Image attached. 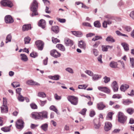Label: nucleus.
Returning <instances> with one entry per match:
<instances>
[{
    "instance_id": "obj_1",
    "label": "nucleus",
    "mask_w": 134,
    "mask_h": 134,
    "mask_svg": "<svg viewBox=\"0 0 134 134\" xmlns=\"http://www.w3.org/2000/svg\"><path fill=\"white\" fill-rule=\"evenodd\" d=\"M32 118L36 120H42L44 118L47 119L48 118V113L46 111L41 112L37 113L35 112L32 113Z\"/></svg>"
},
{
    "instance_id": "obj_2",
    "label": "nucleus",
    "mask_w": 134,
    "mask_h": 134,
    "mask_svg": "<svg viewBox=\"0 0 134 134\" xmlns=\"http://www.w3.org/2000/svg\"><path fill=\"white\" fill-rule=\"evenodd\" d=\"M38 8V3L36 0H34L30 7L31 10L32 12L31 15L32 16L38 15L37 12Z\"/></svg>"
},
{
    "instance_id": "obj_3",
    "label": "nucleus",
    "mask_w": 134,
    "mask_h": 134,
    "mask_svg": "<svg viewBox=\"0 0 134 134\" xmlns=\"http://www.w3.org/2000/svg\"><path fill=\"white\" fill-rule=\"evenodd\" d=\"M105 17L107 19V20L103 21V26L104 28H106L107 27V24L110 25L112 23V20L114 19V18L113 16L108 15L105 16Z\"/></svg>"
},
{
    "instance_id": "obj_4",
    "label": "nucleus",
    "mask_w": 134,
    "mask_h": 134,
    "mask_svg": "<svg viewBox=\"0 0 134 134\" xmlns=\"http://www.w3.org/2000/svg\"><path fill=\"white\" fill-rule=\"evenodd\" d=\"M68 100L71 102V104L74 105H76L78 102V98L74 96H70L68 97Z\"/></svg>"
},
{
    "instance_id": "obj_5",
    "label": "nucleus",
    "mask_w": 134,
    "mask_h": 134,
    "mask_svg": "<svg viewBox=\"0 0 134 134\" xmlns=\"http://www.w3.org/2000/svg\"><path fill=\"white\" fill-rule=\"evenodd\" d=\"M126 117L121 112H119L118 114V120L121 123H123L126 121Z\"/></svg>"
},
{
    "instance_id": "obj_6",
    "label": "nucleus",
    "mask_w": 134,
    "mask_h": 134,
    "mask_svg": "<svg viewBox=\"0 0 134 134\" xmlns=\"http://www.w3.org/2000/svg\"><path fill=\"white\" fill-rule=\"evenodd\" d=\"M1 5L3 6H8L11 7L13 5L11 2L8 0H3L1 2Z\"/></svg>"
},
{
    "instance_id": "obj_7",
    "label": "nucleus",
    "mask_w": 134,
    "mask_h": 134,
    "mask_svg": "<svg viewBox=\"0 0 134 134\" xmlns=\"http://www.w3.org/2000/svg\"><path fill=\"white\" fill-rule=\"evenodd\" d=\"M24 122L21 119H19L17 120L16 123V127L18 129H21L24 127Z\"/></svg>"
},
{
    "instance_id": "obj_8",
    "label": "nucleus",
    "mask_w": 134,
    "mask_h": 134,
    "mask_svg": "<svg viewBox=\"0 0 134 134\" xmlns=\"http://www.w3.org/2000/svg\"><path fill=\"white\" fill-rule=\"evenodd\" d=\"M35 43L38 50L41 51L43 49L44 43L41 40H38L36 41Z\"/></svg>"
},
{
    "instance_id": "obj_9",
    "label": "nucleus",
    "mask_w": 134,
    "mask_h": 134,
    "mask_svg": "<svg viewBox=\"0 0 134 134\" xmlns=\"http://www.w3.org/2000/svg\"><path fill=\"white\" fill-rule=\"evenodd\" d=\"M112 127V125L111 123L109 122H106L105 123V125L104 129V130L108 132L110 130Z\"/></svg>"
},
{
    "instance_id": "obj_10",
    "label": "nucleus",
    "mask_w": 134,
    "mask_h": 134,
    "mask_svg": "<svg viewBox=\"0 0 134 134\" xmlns=\"http://www.w3.org/2000/svg\"><path fill=\"white\" fill-rule=\"evenodd\" d=\"M5 20L6 23H11L14 22L13 19L10 15L6 16L5 17Z\"/></svg>"
},
{
    "instance_id": "obj_11",
    "label": "nucleus",
    "mask_w": 134,
    "mask_h": 134,
    "mask_svg": "<svg viewBox=\"0 0 134 134\" xmlns=\"http://www.w3.org/2000/svg\"><path fill=\"white\" fill-rule=\"evenodd\" d=\"M51 54L52 56L55 58L59 57L60 56V54L55 49L51 51Z\"/></svg>"
},
{
    "instance_id": "obj_12",
    "label": "nucleus",
    "mask_w": 134,
    "mask_h": 134,
    "mask_svg": "<svg viewBox=\"0 0 134 134\" xmlns=\"http://www.w3.org/2000/svg\"><path fill=\"white\" fill-rule=\"evenodd\" d=\"M98 88L99 90L108 94L110 92L109 89L106 87H99Z\"/></svg>"
},
{
    "instance_id": "obj_13",
    "label": "nucleus",
    "mask_w": 134,
    "mask_h": 134,
    "mask_svg": "<svg viewBox=\"0 0 134 134\" xmlns=\"http://www.w3.org/2000/svg\"><path fill=\"white\" fill-rule=\"evenodd\" d=\"M94 127L96 129H98L100 126V124L98 120L95 119L94 120Z\"/></svg>"
},
{
    "instance_id": "obj_14",
    "label": "nucleus",
    "mask_w": 134,
    "mask_h": 134,
    "mask_svg": "<svg viewBox=\"0 0 134 134\" xmlns=\"http://www.w3.org/2000/svg\"><path fill=\"white\" fill-rule=\"evenodd\" d=\"M78 46L81 48L85 50L86 48V45L85 42L82 40L79 41Z\"/></svg>"
},
{
    "instance_id": "obj_15",
    "label": "nucleus",
    "mask_w": 134,
    "mask_h": 134,
    "mask_svg": "<svg viewBox=\"0 0 134 134\" xmlns=\"http://www.w3.org/2000/svg\"><path fill=\"white\" fill-rule=\"evenodd\" d=\"M27 84L33 85H37L40 86V84L39 83L36 82L34 81L33 80H30L27 81L26 82Z\"/></svg>"
},
{
    "instance_id": "obj_16",
    "label": "nucleus",
    "mask_w": 134,
    "mask_h": 134,
    "mask_svg": "<svg viewBox=\"0 0 134 134\" xmlns=\"http://www.w3.org/2000/svg\"><path fill=\"white\" fill-rule=\"evenodd\" d=\"M46 23L45 21L43 19H41L38 22V25L42 28L44 29L45 27Z\"/></svg>"
},
{
    "instance_id": "obj_17",
    "label": "nucleus",
    "mask_w": 134,
    "mask_h": 134,
    "mask_svg": "<svg viewBox=\"0 0 134 134\" xmlns=\"http://www.w3.org/2000/svg\"><path fill=\"white\" fill-rule=\"evenodd\" d=\"M97 108L99 110H102L105 107V105L102 102H100L97 104Z\"/></svg>"
},
{
    "instance_id": "obj_18",
    "label": "nucleus",
    "mask_w": 134,
    "mask_h": 134,
    "mask_svg": "<svg viewBox=\"0 0 134 134\" xmlns=\"http://www.w3.org/2000/svg\"><path fill=\"white\" fill-rule=\"evenodd\" d=\"M31 29V25L29 24H25L22 27V30L23 31H25L30 29Z\"/></svg>"
},
{
    "instance_id": "obj_19",
    "label": "nucleus",
    "mask_w": 134,
    "mask_h": 134,
    "mask_svg": "<svg viewBox=\"0 0 134 134\" xmlns=\"http://www.w3.org/2000/svg\"><path fill=\"white\" fill-rule=\"evenodd\" d=\"M118 88L117 83L116 81H114L113 83V88L114 91L116 92L118 91Z\"/></svg>"
},
{
    "instance_id": "obj_20",
    "label": "nucleus",
    "mask_w": 134,
    "mask_h": 134,
    "mask_svg": "<svg viewBox=\"0 0 134 134\" xmlns=\"http://www.w3.org/2000/svg\"><path fill=\"white\" fill-rule=\"evenodd\" d=\"M65 43L66 46H71L73 44V41L69 39L65 40Z\"/></svg>"
},
{
    "instance_id": "obj_21",
    "label": "nucleus",
    "mask_w": 134,
    "mask_h": 134,
    "mask_svg": "<svg viewBox=\"0 0 134 134\" xmlns=\"http://www.w3.org/2000/svg\"><path fill=\"white\" fill-rule=\"evenodd\" d=\"M129 87V85L127 84H124L122 85L120 88V89L122 91H125Z\"/></svg>"
},
{
    "instance_id": "obj_22",
    "label": "nucleus",
    "mask_w": 134,
    "mask_h": 134,
    "mask_svg": "<svg viewBox=\"0 0 134 134\" xmlns=\"http://www.w3.org/2000/svg\"><path fill=\"white\" fill-rule=\"evenodd\" d=\"M106 41L107 42H115V40L113 37L111 36H108L106 39Z\"/></svg>"
},
{
    "instance_id": "obj_23",
    "label": "nucleus",
    "mask_w": 134,
    "mask_h": 134,
    "mask_svg": "<svg viewBox=\"0 0 134 134\" xmlns=\"http://www.w3.org/2000/svg\"><path fill=\"white\" fill-rule=\"evenodd\" d=\"M56 47L62 51H65V49L64 46L61 44H57Z\"/></svg>"
},
{
    "instance_id": "obj_24",
    "label": "nucleus",
    "mask_w": 134,
    "mask_h": 134,
    "mask_svg": "<svg viewBox=\"0 0 134 134\" xmlns=\"http://www.w3.org/2000/svg\"><path fill=\"white\" fill-rule=\"evenodd\" d=\"M72 34L78 37H81L82 35V32L80 31H71Z\"/></svg>"
},
{
    "instance_id": "obj_25",
    "label": "nucleus",
    "mask_w": 134,
    "mask_h": 134,
    "mask_svg": "<svg viewBox=\"0 0 134 134\" xmlns=\"http://www.w3.org/2000/svg\"><path fill=\"white\" fill-rule=\"evenodd\" d=\"M1 108L2 113H7L8 111V108L7 105H3Z\"/></svg>"
},
{
    "instance_id": "obj_26",
    "label": "nucleus",
    "mask_w": 134,
    "mask_h": 134,
    "mask_svg": "<svg viewBox=\"0 0 134 134\" xmlns=\"http://www.w3.org/2000/svg\"><path fill=\"white\" fill-rule=\"evenodd\" d=\"M51 30L55 33H58L59 31V27L57 26H52L51 28Z\"/></svg>"
},
{
    "instance_id": "obj_27",
    "label": "nucleus",
    "mask_w": 134,
    "mask_h": 134,
    "mask_svg": "<svg viewBox=\"0 0 134 134\" xmlns=\"http://www.w3.org/2000/svg\"><path fill=\"white\" fill-rule=\"evenodd\" d=\"M21 59L24 62H26L28 60L27 56L24 54H21L20 55Z\"/></svg>"
},
{
    "instance_id": "obj_28",
    "label": "nucleus",
    "mask_w": 134,
    "mask_h": 134,
    "mask_svg": "<svg viewBox=\"0 0 134 134\" xmlns=\"http://www.w3.org/2000/svg\"><path fill=\"white\" fill-rule=\"evenodd\" d=\"M125 51H127L129 50L128 45L126 43H122L121 44Z\"/></svg>"
},
{
    "instance_id": "obj_29",
    "label": "nucleus",
    "mask_w": 134,
    "mask_h": 134,
    "mask_svg": "<svg viewBox=\"0 0 134 134\" xmlns=\"http://www.w3.org/2000/svg\"><path fill=\"white\" fill-rule=\"evenodd\" d=\"M49 108L51 110L55 112L57 114H59V113L58 112V110L54 106L52 105Z\"/></svg>"
},
{
    "instance_id": "obj_30",
    "label": "nucleus",
    "mask_w": 134,
    "mask_h": 134,
    "mask_svg": "<svg viewBox=\"0 0 134 134\" xmlns=\"http://www.w3.org/2000/svg\"><path fill=\"white\" fill-rule=\"evenodd\" d=\"M118 64L116 62H111L110 64L111 67L113 68H116L117 67Z\"/></svg>"
},
{
    "instance_id": "obj_31",
    "label": "nucleus",
    "mask_w": 134,
    "mask_h": 134,
    "mask_svg": "<svg viewBox=\"0 0 134 134\" xmlns=\"http://www.w3.org/2000/svg\"><path fill=\"white\" fill-rule=\"evenodd\" d=\"M48 125L46 123L42 125L41 126V128L44 131H46L47 130Z\"/></svg>"
},
{
    "instance_id": "obj_32",
    "label": "nucleus",
    "mask_w": 134,
    "mask_h": 134,
    "mask_svg": "<svg viewBox=\"0 0 134 134\" xmlns=\"http://www.w3.org/2000/svg\"><path fill=\"white\" fill-rule=\"evenodd\" d=\"M132 103V101L130 100L129 99L123 100V103L125 105H128Z\"/></svg>"
},
{
    "instance_id": "obj_33",
    "label": "nucleus",
    "mask_w": 134,
    "mask_h": 134,
    "mask_svg": "<svg viewBox=\"0 0 134 134\" xmlns=\"http://www.w3.org/2000/svg\"><path fill=\"white\" fill-rule=\"evenodd\" d=\"M94 25L95 27H96L99 28L101 27V24L99 21H97L94 23Z\"/></svg>"
},
{
    "instance_id": "obj_34",
    "label": "nucleus",
    "mask_w": 134,
    "mask_h": 134,
    "mask_svg": "<svg viewBox=\"0 0 134 134\" xmlns=\"http://www.w3.org/2000/svg\"><path fill=\"white\" fill-rule=\"evenodd\" d=\"M37 96L42 98H44L46 97V94L43 92H40L37 94Z\"/></svg>"
},
{
    "instance_id": "obj_35",
    "label": "nucleus",
    "mask_w": 134,
    "mask_h": 134,
    "mask_svg": "<svg viewBox=\"0 0 134 134\" xmlns=\"http://www.w3.org/2000/svg\"><path fill=\"white\" fill-rule=\"evenodd\" d=\"M12 39V36L10 34H9L7 36L6 39L5 43H7L9 42H10Z\"/></svg>"
},
{
    "instance_id": "obj_36",
    "label": "nucleus",
    "mask_w": 134,
    "mask_h": 134,
    "mask_svg": "<svg viewBox=\"0 0 134 134\" xmlns=\"http://www.w3.org/2000/svg\"><path fill=\"white\" fill-rule=\"evenodd\" d=\"M101 77L100 75L94 74L93 75L92 78L94 80H98Z\"/></svg>"
},
{
    "instance_id": "obj_37",
    "label": "nucleus",
    "mask_w": 134,
    "mask_h": 134,
    "mask_svg": "<svg viewBox=\"0 0 134 134\" xmlns=\"http://www.w3.org/2000/svg\"><path fill=\"white\" fill-rule=\"evenodd\" d=\"M115 33L118 36H122L128 37V36H127V35L121 33L119 31L117 30L116 31Z\"/></svg>"
},
{
    "instance_id": "obj_38",
    "label": "nucleus",
    "mask_w": 134,
    "mask_h": 134,
    "mask_svg": "<svg viewBox=\"0 0 134 134\" xmlns=\"http://www.w3.org/2000/svg\"><path fill=\"white\" fill-rule=\"evenodd\" d=\"M134 109L132 108H129L127 110V112L130 114H132L134 112Z\"/></svg>"
},
{
    "instance_id": "obj_39",
    "label": "nucleus",
    "mask_w": 134,
    "mask_h": 134,
    "mask_svg": "<svg viewBox=\"0 0 134 134\" xmlns=\"http://www.w3.org/2000/svg\"><path fill=\"white\" fill-rule=\"evenodd\" d=\"M12 86L13 87L15 88L20 86L19 83L18 82H14L12 83Z\"/></svg>"
},
{
    "instance_id": "obj_40",
    "label": "nucleus",
    "mask_w": 134,
    "mask_h": 134,
    "mask_svg": "<svg viewBox=\"0 0 134 134\" xmlns=\"http://www.w3.org/2000/svg\"><path fill=\"white\" fill-rule=\"evenodd\" d=\"M1 130L4 132H7L10 131V128L9 127H5L2 128Z\"/></svg>"
},
{
    "instance_id": "obj_41",
    "label": "nucleus",
    "mask_w": 134,
    "mask_h": 134,
    "mask_svg": "<svg viewBox=\"0 0 134 134\" xmlns=\"http://www.w3.org/2000/svg\"><path fill=\"white\" fill-rule=\"evenodd\" d=\"M30 40V38L28 37H25L24 39L25 44H27L29 43Z\"/></svg>"
},
{
    "instance_id": "obj_42",
    "label": "nucleus",
    "mask_w": 134,
    "mask_h": 134,
    "mask_svg": "<svg viewBox=\"0 0 134 134\" xmlns=\"http://www.w3.org/2000/svg\"><path fill=\"white\" fill-rule=\"evenodd\" d=\"M92 52L93 54L95 56H97L99 52L96 49H92Z\"/></svg>"
},
{
    "instance_id": "obj_43",
    "label": "nucleus",
    "mask_w": 134,
    "mask_h": 134,
    "mask_svg": "<svg viewBox=\"0 0 134 134\" xmlns=\"http://www.w3.org/2000/svg\"><path fill=\"white\" fill-rule=\"evenodd\" d=\"M65 70L66 71L71 74H73L74 73L73 69L70 68H67L65 69Z\"/></svg>"
},
{
    "instance_id": "obj_44",
    "label": "nucleus",
    "mask_w": 134,
    "mask_h": 134,
    "mask_svg": "<svg viewBox=\"0 0 134 134\" xmlns=\"http://www.w3.org/2000/svg\"><path fill=\"white\" fill-rule=\"evenodd\" d=\"M88 86L87 85H80L79 86L78 88L79 89H85Z\"/></svg>"
},
{
    "instance_id": "obj_45",
    "label": "nucleus",
    "mask_w": 134,
    "mask_h": 134,
    "mask_svg": "<svg viewBox=\"0 0 134 134\" xmlns=\"http://www.w3.org/2000/svg\"><path fill=\"white\" fill-rule=\"evenodd\" d=\"M59 76L58 75H56L52 76L51 79L55 80H58L59 79Z\"/></svg>"
},
{
    "instance_id": "obj_46",
    "label": "nucleus",
    "mask_w": 134,
    "mask_h": 134,
    "mask_svg": "<svg viewBox=\"0 0 134 134\" xmlns=\"http://www.w3.org/2000/svg\"><path fill=\"white\" fill-rule=\"evenodd\" d=\"M85 72L89 75L92 76L93 75V72L90 70H87L85 71Z\"/></svg>"
},
{
    "instance_id": "obj_47",
    "label": "nucleus",
    "mask_w": 134,
    "mask_h": 134,
    "mask_svg": "<svg viewBox=\"0 0 134 134\" xmlns=\"http://www.w3.org/2000/svg\"><path fill=\"white\" fill-rule=\"evenodd\" d=\"M82 25L84 26H88L90 27H91L92 26L91 24L88 22H83L82 23Z\"/></svg>"
},
{
    "instance_id": "obj_48",
    "label": "nucleus",
    "mask_w": 134,
    "mask_h": 134,
    "mask_svg": "<svg viewBox=\"0 0 134 134\" xmlns=\"http://www.w3.org/2000/svg\"><path fill=\"white\" fill-rule=\"evenodd\" d=\"M18 98L19 101L20 102H23L24 100V97L21 94L19 96Z\"/></svg>"
},
{
    "instance_id": "obj_49",
    "label": "nucleus",
    "mask_w": 134,
    "mask_h": 134,
    "mask_svg": "<svg viewBox=\"0 0 134 134\" xmlns=\"http://www.w3.org/2000/svg\"><path fill=\"white\" fill-rule=\"evenodd\" d=\"M52 41L53 43H56L57 42H59L60 40L57 38H55L54 37L52 38Z\"/></svg>"
},
{
    "instance_id": "obj_50",
    "label": "nucleus",
    "mask_w": 134,
    "mask_h": 134,
    "mask_svg": "<svg viewBox=\"0 0 134 134\" xmlns=\"http://www.w3.org/2000/svg\"><path fill=\"white\" fill-rule=\"evenodd\" d=\"M113 113L112 112H109L107 116V118H109L111 120H112V116L113 114Z\"/></svg>"
},
{
    "instance_id": "obj_51",
    "label": "nucleus",
    "mask_w": 134,
    "mask_h": 134,
    "mask_svg": "<svg viewBox=\"0 0 134 134\" xmlns=\"http://www.w3.org/2000/svg\"><path fill=\"white\" fill-rule=\"evenodd\" d=\"M104 82L105 83H107L110 81V78L109 77H108L105 76L104 78Z\"/></svg>"
},
{
    "instance_id": "obj_52",
    "label": "nucleus",
    "mask_w": 134,
    "mask_h": 134,
    "mask_svg": "<svg viewBox=\"0 0 134 134\" xmlns=\"http://www.w3.org/2000/svg\"><path fill=\"white\" fill-rule=\"evenodd\" d=\"M30 55L31 57L35 58L37 56V55L36 53L32 52L30 54Z\"/></svg>"
},
{
    "instance_id": "obj_53",
    "label": "nucleus",
    "mask_w": 134,
    "mask_h": 134,
    "mask_svg": "<svg viewBox=\"0 0 134 134\" xmlns=\"http://www.w3.org/2000/svg\"><path fill=\"white\" fill-rule=\"evenodd\" d=\"M102 55H100L97 58V59L98 62L100 63L101 64H102L103 63V62L102 61Z\"/></svg>"
},
{
    "instance_id": "obj_54",
    "label": "nucleus",
    "mask_w": 134,
    "mask_h": 134,
    "mask_svg": "<svg viewBox=\"0 0 134 134\" xmlns=\"http://www.w3.org/2000/svg\"><path fill=\"white\" fill-rule=\"evenodd\" d=\"M102 50L103 52H106L108 51L107 46H102Z\"/></svg>"
},
{
    "instance_id": "obj_55",
    "label": "nucleus",
    "mask_w": 134,
    "mask_h": 134,
    "mask_svg": "<svg viewBox=\"0 0 134 134\" xmlns=\"http://www.w3.org/2000/svg\"><path fill=\"white\" fill-rule=\"evenodd\" d=\"M121 97L120 95L118 94H115L112 97V98H117L119 99L121 98Z\"/></svg>"
},
{
    "instance_id": "obj_56",
    "label": "nucleus",
    "mask_w": 134,
    "mask_h": 134,
    "mask_svg": "<svg viewBox=\"0 0 134 134\" xmlns=\"http://www.w3.org/2000/svg\"><path fill=\"white\" fill-rule=\"evenodd\" d=\"M40 104L41 106H43L47 103V101L46 100L44 101H42L41 100H40Z\"/></svg>"
},
{
    "instance_id": "obj_57",
    "label": "nucleus",
    "mask_w": 134,
    "mask_h": 134,
    "mask_svg": "<svg viewBox=\"0 0 134 134\" xmlns=\"http://www.w3.org/2000/svg\"><path fill=\"white\" fill-rule=\"evenodd\" d=\"M102 37L100 36H96L95 37L92 39V40L95 41L100 39H102Z\"/></svg>"
},
{
    "instance_id": "obj_58",
    "label": "nucleus",
    "mask_w": 134,
    "mask_h": 134,
    "mask_svg": "<svg viewBox=\"0 0 134 134\" xmlns=\"http://www.w3.org/2000/svg\"><path fill=\"white\" fill-rule=\"evenodd\" d=\"M130 63L131 64V66L132 68L134 67V59L133 58H130Z\"/></svg>"
},
{
    "instance_id": "obj_59",
    "label": "nucleus",
    "mask_w": 134,
    "mask_h": 134,
    "mask_svg": "<svg viewBox=\"0 0 134 134\" xmlns=\"http://www.w3.org/2000/svg\"><path fill=\"white\" fill-rule=\"evenodd\" d=\"M30 106L31 108L32 109H35L37 108V106L35 104H30Z\"/></svg>"
},
{
    "instance_id": "obj_60",
    "label": "nucleus",
    "mask_w": 134,
    "mask_h": 134,
    "mask_svg": "<svg viewBox=\"0 0 134 134\" xmlns=\"http://www.w3.org/2000/svg\"><path fill=\"white\" fill-rule=\"evenodd\" d=\"M54 97L55 99L57 100H59L61 99V97L58 96L56 93L54 95Z\"/></svg>"
},
{
    "instance_id": "obj_61",
    "label": "nucleus",
    "mask_w": 134,
    "mask_h": 134,
    "mask_svg": "<svg viewBox=\"0 0 134 134\" xmlns=\"http://www.w3.org/2000/svg\"><path fill=\"white\" fill-rule=\"evenodd\" d=\"M87 111V109L86 108L83 109L80 112V113L83 115L85 114L86 112Z\"/></svg>"
},
{
    "instance_id": "obj_62",
    "label": "nucleus",
    "mask_w": 134,
    "mask_h": 134,
    "mask_svg": "<svg viewBox=\"0 0 134 134\" xmlns=\"http://www.w3.org/2000/svg\"><path fill=\"white\" fill-rule=\"evenodd\" d=\"M125 30L128 32H130L131 30V28L130 26H126L125 27Z\"/></svg>"
},
{
    "instance_id": "obj_63",
    "label": "nucleus",
    "mask_w": 134,
    "mask_h": 134,
    "mask_svg": "<svg viewBox=\"0 0 134 134\" xmlns=\"http://www.w3.org/2000/svg\"><path fill=\"white\" fill-rule=\"evenodd\" d=\"M100 42L99 41H97L94 43V44L93 45V47L94 48H97L98 47V45L100 44Z\"/></svg>"
},
{
    "instance_id": "obj_64",
    "label": "nucleus",
    "mask_w": 134,
    "mask_h": 134,
    "mask_svg": "<svg viewBox=\"0 0 134 134\" xmlns=\"http://www.w3.org/2000/svg\"><path fill=\"white\" fill-rule=\"evenodd\" d=\"M21 90V89L20 88H18L16 89V92L19 94V95H20V92Z\"/></svg>"
}]
</instances>
